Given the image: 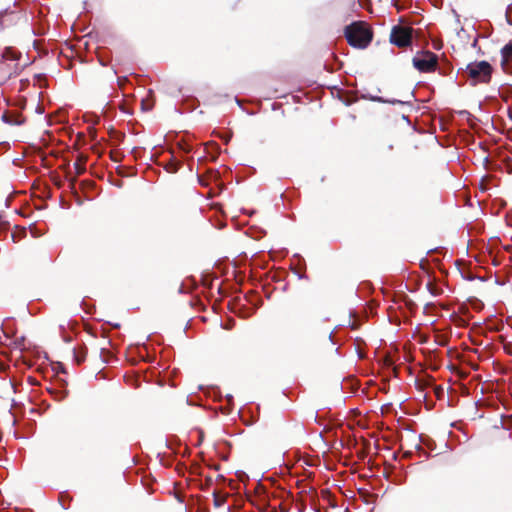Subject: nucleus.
<instances>
[{"instance_id":"19","label":"nucleus","mask_w":512,"mask_h":512,"mask_svg":"<svg viewBox=\"0 0 512 512\" xmlns=\"http://www.w3.org/2000/svg\"><path fill=\"white\" fill-rule=\"evenodd\" d=\"M434 47L435 49H440L439 44H436Z\"/></svg>"},{"instance_id":"6","label":"nucleus","mask_w":512,"mask_h":512,"mask_svg":"<svg viewBox=\"0 0 512 512\" xmlns=\"http://www.w3.org/2000/svg\"><path fill=\"white\" fill-rule=\"evenodd\" d=\"M87 160H88V156L87 155H84L82 153L78 154L77 159H76V161L74 163V169H75V174L76 175L74 177H71L70 176V171H67L66 178L69 180V187H70L71 190L75 189V185H76V181H77V176H80V175L85 173ZM63 168L69 170L70 164L69 163L65 164L63 166Z\"/></svg>"},{"instance_id":"2","label":"nucleus","mask_w":512,"mask_h":512,"mask_svg":"<svg viewBox=\"0 0 512 512\" xmlns=\"http://www.w3.org/2000/svg\"><path fill=\"white\" fill-rule=\"evenodd\" d=\"M465 72L468 77L476 83L488 84L492 78L493 67L487 61H479L469 63L466 66Z\"/></svg>"},{"instance_id":"20","label":"nucleus","mask_w":512,"mask_h":512,"mask_svg":"<svg viewBox=\"0 0 512 512\" xmlns=\"http://www.w3.org/2000/svg\"><path fill=\"white\" fill-rule=\"evenodd\" d=\"M434 47L435 49H440L439 44H436Z\"/></svg>"},{"instance_id":"9","label":"nucleus","mask_w":512,"mask_h":512,"mask_svg":"<svg viewBox=\"0 0 512 512\" xmlns=\"http://www.w3.org/2000/svg\"><path fill=\"white\" fill-rule=\"evenodd\" d=\"M15 18L14 13H8V12H1L0 13V29H2L4 26H7L13 22Z\"/></svg>"},{"instance_id":"1","label":"nucleus","mask_w":512,"mask_h":512,"mask_svg":"<svg viewBox=\"0 0 512 512\" xmlns=\"http://www.w3.org/2000/svg\"><path fill=\"white\" fill-rule=\"evenodd\" d=\"M344 33L347 42L354 48L364 49L373 39L371 28L362 21L353 22L346 26Z\"/></svg>"},{"instance_id":"13","label":"nucleus","mask_w":512,"mask_h":512,"mask_svg":"<svg viewBox=\"0 0 512 512\" xmlns=\"http://www.w3.org/2000/svg\"><path fill=\"white\" fill-rule=\"evenodd\" d=\"M5 120L8 123L15 124V125H21L24 123V119H22L20 116H17L15 119H10L8 116H4Z\"/></svg>"},{"instance_id":"16","label":"nucleus","mask_w":512,"mask_h":512,"mask_svg":"<svg viewBox=\"0 0 512 512\" xmlns=\"http://www.w3.org/2000/svg\"><path fill=\"white\" fill-rule=\"evenodd\" d=\"M111 158H112V160H113L114 162H117V161H118L117 156H113V155H111Z\"/></svg>"},{"instance_id":"8","label":"nucleus","mask_w":512,"mask_h":512,"mask_svg":"<svg viewBox=\"0 0 512 512\" xmlns=\"http://www.w3.org/2000/svg\"><path fill=\"white\" fill-rule=\"evenodd\" d=\"M87 348L79 345L73 349V358L76 364L80 365L86 360Z\"/></svg>"},{"instance_id":"7","label":"nucleus","mask_w":512,"mask_h":512,"mask_svg":"<svg viewBox=\"0 0 512 512\" xmlns=\"http://www.w3.org/2000/svg\"><path fill=\"white\" fill-rule=\"evenodd\" d=\"M501 66L506 70L507 66L512 64V41H509L501 49Z\"/></svg>"},{"instance_id":"11","label":"nucleus","mask_w":512,"mask_h":512,"mask_svg":"<svg viewBox=\"0 0 512 512\" xmlns=\"http://www.w3.org/2000/svg\"><path fill=\"white\" fill-rule=\"evenodd\" d=\"M436 70L439 72V74H441L443 76H448L451 74L453 67H452L451 63L446 61L445 63H442V64L438 63V67Z\"/></svg>"},{"instance_id":"14","label":"nucleus","mask_w":512,"mask_h":512,"mask_svg":"<svg viewBox=\"0 0 512 512\" xmlns=\"http://www.w3.org/2000/svg\"><path fill=\"white\" fill-rule=\"evenodd\" d=\"M179 147L180 149L184 152V153H190L192 151V147L191 145H189L188 143L186 142H180L179 143Z\"/></svg>"},{"instance_id":"17","label":"nucleus","mask_w":512,"mask_h":512,"mask_svg":"<svg viewBox=\"0 0 512 512\" xmlns=\"http://www.w3.org/2000/svg\"><path fill=\"white\" fill-rule=\"evenodd\" d=\"M111 158H112V160H113L114 162H117V161H118L117 156H113V155H111Z\"/></svg>"},{"instance_id":"15","label":"nucleus","mask_w":512,"mask_h":512,"mask_svg":"<svg viewBox=\"0 0 512 512\" xmlns=\"http://www.w3.org/2000/svg\"><path fill=\"white\" fill-rule=\"evenodd\" d=\"M124 80L126 81V78H123V79H122V78H119V79H118V82H119V85H120V86L122 85V81H124Z\"/></svg>"},{"instance_id":"12","label":"nucleus","mask_w":512,"mask_h":512,"mask_svg":"<svg viewBox=\"0 0 512 512\" xmlns=\"http://www.w3.org/2000/svg\"><path fill=\"white\" fill-rule=\"evenodd\" d=\"M215 506L219 507L225 502V497H221L218 492H213Z\"/></svg>"},{"instance_id":"18","label":"nucleus","mask_w":512,"mask_h":512,"mask_svg":"<svg viewBox=\"0 0 512 512\" xmlns=\"http://www.w3.org/2000/svg\"><path fill=\"white\" fill-rule=\"evenodd\" d=\"M211 481H212V479H211L210 477H209V478H207V484H210V483H211Z\"/></svg>"},{"instance_id":"10","label":"nucleus","mask_w":512,"mask_h":512,"mask_svg":"<svg viewBox=\"0 0 512 512\" xmlns=\"http://www.w3.org/2000/svg\"><path fill=\"white\" fill-rule=\"evenodd\" d=\"M181 167V163L179 161H176L175 159L171 158L165 165L164 169L171 174H174L178 172V170Z\"/></svg>"},{"instance_id":"3","label":"nucleus","mask_w":512,"mask_h":512,"mask_svg":"<svg viewBox=\"0 0 512 512\" xmlns=\"http://www.w3.org/2000/svg\"><path fill=\"white\" fill-rule=\"evenodd\" d=\"M18 55L11 48H5L0 51V81L9 79L17 73Z\"/></svg>"},{"instance_id":"4","label":"nucleus","mask_w":512,"mask_h":512,"mask_svg":"<svg viewBox=\"0 0 512 512\" xmlns=\"http://www.w3.org/2000/svg\"><path fill=\"white\" fill-rule=\"evenodd\" d=\"M412 63L421 73L435 72L438 67V56L431 51L423 50L413 57Z\"/></svg>"},{"instance_id":"5","label":"nucleus","mask_w":512,"mask_h":512,"mask_svg":"<svg viewBox=\"0 0 512 512\" xmlns=\"http://www.w3.org/2000/svg\"><path fill=\"white\" fill-rule=\"evenodd\" d=\"M412 34V27L395 25L391 29L390 42L399 48H406L412 43Z\"/></svg>"}]
</instances>
